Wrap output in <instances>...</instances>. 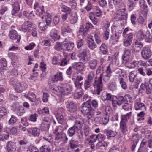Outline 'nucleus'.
<instances>
[{"label":"nucleus","mask_w":152,"mask_h":152,"mask_svg":"<svg viewBox=\"0 0 152 152\" xmlns=\"http://www.w3.org/2000/svg\"><path fill=\"white\" fill-rule=\"evenodd\" d=\"M88 104L87 102H84L81 106V110L83 114L84 115H88V118L90 119L94 117V110Z\"/></svg>","instance_id":"f257e3e1"},{"label":"nucleus","mask_w":152,"mask_h":152,"mask_svg":"<svg viewBox=\"0 0 152 152\" xmlns=\"http://www.w3.org/2000/svg\"><path fill=\"white\" fill-rule=\"evenodd\" d=\"M94 90L93 94L99 95L102 90V77H99L98 80H95L93 84Z\"/></svg>","instance_id":"f03ea898"},{"label":"nucleus","mask_w":152,"mask_h":152,"mask_svg":"<svg viewBox=\"0 0 152 152\" xmlns=\"http://www.w3.org/2000/svg\"><path fill=\"white\" fill-rule=\"evenodd\" d=\"M131 55V50L129 49H126L124 52V54L122 56V59L123 62L124 63L126 67L129 68H132V67L129 65V60Z\"/></svg>","instance_id":"7ed1b4c3"},{"label":"nucleus","mask_w":152,"mask_h":152,"mask_svg":"<svg viewBox=\"0 0 152 152\" xmlns=\"http://www.w3.org/2000/svg\"><path fill=\"white\" fill-rule=\"evenodd\" d=\"M72 90V86L69 84L64 85L63 87L58 86V91L63 95H67L71 94Z\"/></svg>","instance_id":"20e7f679"},{"label":"nucleus","mask_w":152,"mask_h":152,"mask_svg":"<svg viewBox=\"0 0 152 152\" xmlns=\"http://www.w3.org/2000/svg\"><path fill=\"white\" fill-rule=\"evenodd\" d=\"M112 65L110 64L107 66L105 71L103 72L101 75L100 77H102V78L105 82L107 81L110 79L111 76V74L112 73L111 67Z\"/></svg>","instance_id":"39448f33"},{"label":"nucleus","mask_w":152,"mask_h":152,"mask_svg":"<svg viewBox=\"0 0 152 152\" xmlns=\"http://www.w3.org/2000/svg\"><path fill=\"white\" fill-rule=\"evenodd\" d=\"M127 14L124 9H120L118 10L115 17L116 21L122 20L127 18Z\"/></svg>","instance_id":"423d86ee"},{"label":"nucleus","mask_w":152,"mask_h":152,"mask_svg":"<svg viewBox=\"0 0 152 152\" xmlns=\"http://www.w3.org/2000/svg\"><path fill=\"white\" fill-rule=\"evenodd\" d=\"M42 120L40 127L42 130H46L49 129L52 120L48 117H46L42 119Z\"/></svg>","instance_id":"0eeeda50"},{"label":"nucleus","mask_w":152,"mask_h":152,"mask_svg":"<svg viewBox=\"0 0 152 152\" xmlns=\"http://www.w3.org/2000/svg\"><path fill=\"white\" fill-rule=\"evenodd\" d=\"M15 90L18 92L20 93L27 88V85L24 83H17L14 86Z\"/></svg>","instance_id":"6e6552de"},{"label":"nucleus","mask_w":152,"mask_h":152,"mask_svg":"<svg viewBox=\"0 0 152 152\" xmlns=\"http://www.w3.org/2000/svg\"><path fill=\"white\" fill-rule=\"evenodd\" d=\"M141 54L142 57L145 59H147L150 58L152 55L151 50L148 47H144L142 50Z\"/></svg>","instance_id":"1a4fd4ad"},{"label":"nucleus","mask_w":152,"mask_h":152,"mask_svg":"<svg viewBox=\"0 0 152 152\" xmlns=\"http://www.w3.org/2000/svg\"><path fill=\"white\" fill-rule=\"evenodd\" d=\"M63 110L62 108H59L56 114V116L58 122L61 124H63L64 121L63 115Z\"/></svg>","instance_id":"9d476101"},{"label":"nucleus","mask_w":152,"mask_h":152,"mask_svg":"<svg viewBox=\"0 0 152 152\" xmlns=\"http://www.w3.org/2000/svg\"><path fill=\"white\" fill-rule=\"evenodd\" d=\"M140 89L143 90H145L146 94L150 96H152V86H151L150 87L148 84L142 83L140 86Z\"/></svg>","instance_id":"9b49d317"},{"label":"nucleus","mask_w":152,"mask_h":152,"mask_svg":"<svg viewBox=\"0 0 152 152\" xmlns=\"http://www.w3.org/2000/svg\"><path fill=\"white\" fill-rule=\"evenodd\" d=\"M127 100L126 98L123 97L122 96H119L117 98V100L114 101H112V104L113 106H115L116 104L118 105H120L121 104H124L127 102Z\"/></svg>","instance_id":"f8f14e48"},{"label":"nucleus","mask_w":152,"mask_h":152,"mask_svg":"<svg viewBox=\"0 0 152 152\" xmlns=\"http://www.w3.org/2000/svg\"><path fill=\"white\" fill-rule=\"evenodd\" d=\"M87 51L85 50L80 52L77 55L80 60L83 63H86L87 62Z\"/></svg>","instance_id":"ddd939ff"},{"label":"nucleus","mask_w":152,"mask_h":152,"mask_svg":"<svg viewBox=\"0 0 152 152\" xmlns=\"http://www.w3.org/2000/svg\"><path fill=\"white\" fill-rule=\"evenodd\" d=\"M139 99H136L134 104V107L135 109L137 110L144 111L146 110V108L144 104L139 102Z\"/></svg>","instance_id":"4468645a"},{"label":"nucleus","mask_w":152,"mask_h":152,"mask_svg":"<svg viewBox=\"0 0 152 152\" xmlns=\"http://www.w3.org/2000/svg\"><path fill=\"white\" fill-rule=\"evenodd\" d=\"M82 62H81L74 63L72 64V67L78 72H80L83 71L85 69V65Z\"/></svg>","instance_id":"2eb2a0df"},{"label":"nucleus","mask_w":152,"mask_h":152,"mask_svg":"<svg viewBox=\"0 0 152 152\" xmlns=\"http://www.w3.org/2000/svg\"><path fill=\"white\" fill-rule=\"evenodd\" d=\"M55 140L56 141L62 140L64 142H66L68 138L66 134L63 133L55 134Z\"/></svg>","instance_id":"dca6fc26"},{"label":"nucleus","mask_w":152,"mask_h":152,"mask_svg":"<svg viewBox=\"0 0 152 152\" xmlns=\"http://www.w3.org/2000/svg\"><path fill=\"white\" fill-rule=\"evenodd\" d=\"M32 26V23L28 21H26L24 22L21 26L22 30L25 32H28L31 30Z\"/></svg>","instance_id":"f3484780"},{"label":"nucleus","mask_w":152,"mask_h":152,"mask_svg":"<svg viewBox=\"0 0 152 152\" xmlns=\"http://www.w3.org/2000/svg\"><path fill=\"white\" fill-rule=\"evenodd\" d=\"M9 36L10 38L13 40H16L18 41L20 39V36L18 35L17 32L14 30L12 29L10 31Z\"/></svg>","instance_id":"a211bd4d"},{"label":"nucleus","mask_w":152,"mask_h":152,"mask_svg":"<svg viewBox=\"0 0 152 152\" xmlns=\"http://www.w3.org/2000/svg\"><path fill=\"white\" fill-rule=\"evenodd\" d=\"M77 16L76 12H72L69 15V21L72 24L75 23L77 21Z\"/></svg>","instance_id":"6ab92c4d"},{"label":"nucleus","mask_w":152,"mask_h":152,"mask_svg":"<svg viewBox=\"0 0 152 152\" xmlns=\"http://www.w3.org/2000/svg\"><path fill=\"white\" fill-rule=\"evenodd\" d=\"M66 107L67 111L70 112H74L76 110V106L73 102H68Z\"/></svg>","instance_id":"aec40b11"},{"label":"nucleus","mask_w":152,"mask_h":152,"mask_svg":"<svg viewBox=\"0 0 152 152\" xmlns=\"http://www.w3.org/2000/svg\"><path fill=\"white\" fill-rule=\"evenodd\" d=\"M7 149L8 152L11 151H15L16 149L15 142L11 141L8 142L7 144Z\"/></svg>","instance_id":"412c9836"},{"label":"nucleus","mask_w":152,"mask_h":152,"mask_svg":"<svg viewBox=\"0 0 152 152\" xmlns=\"http://www.w3.org/2000/svg\"><path fill=\"white\" fill-rule=\"evenodd\" d=\"M69 145L71 149L74 150L77 148L80 145L77 140L72 139L69 141Z\"/></svg>","instance_id":"4be33fe9"},{"label":"nucleus","mask_w":152,"mask_h":152,"mask_svg":"<svg viewBox=\"0 0 152 152\" xmlns=\"http://www.w3.org/2000/svg\"><path fill=\"white\" fill-rule=\"evenodd\" d=\"M50 35L51 38L54 40H58L60 38V35L58 34L57 31L55 29H53L51 30Z\"/></svg>","instance_id":"5701e85b"},{"label":"nucleus","mask_w":152,"mask_h":152,"mask_svg":"<svg viewBox=\"0 0 152 152\" xmlns=\"http://www.w3.org/2000/svg\"><path fill=\"white\" fill-rule=\"evenodd\" d=\"M139 137L137 134H135L132 136V141L133 144L131 147V150L133 151L136 147V145L137 144L138 141Z\"/></svg>","instance_id":"b1692460"},{"label":"nucleus","mask_w":152,"mask_h":152,"mask_svg":"<svg viewBox=\"0 0 152 152\" xmlns=\"http://www.w3.org/2000/svg\"><path fill=\"white\" fill-rule=\"evenodd\" d=\"M103 133L106 135L108 139L111 137H114L117 134V132L115 131L108 129L104 130Z\"/></svg>","instance_id":"393cba45"},{"label":"nucleus","mask_w":152,"mask_h":152,"mask_svg":"<svg viewBox=\"0 0 152 152\" xmlns=\"http://www.w3.org/2000/svg\"><path fill=\"white\" fill-rule=\"evenodd\" d=\"M63 80L62 73L59 72H57L52 78V80L54 82H57L58 81H62Z\"/></svg>","instance_id":"a878e982"},{"label":"nucleus","mask_w":152,"mask_h":152,"mask_svg":"<svg viewBox=\"0 0 152 152\" xmlns=\"http://www.w3.org/2000/svg\"><path fill=\"white\" fill-rule=\"evenodd\" d=\"M92 37H90L87 40V43L88 47L93 50L96 48L97 46Z\"/></svg>","instance_id":"bb28decb"},{"label":"nucleus","mask_w":152,"mask_h":152,"mask_svg":"<svg viewBox=\"0 0 152 152\" xmlns=\"http://www.w3.org/2000/svg\"><path fill=\"white\" fill-rule=\"evenodd\" d=\"M120 36V33L119 32L114 33L111 36L110 41L114 44L117 43L118 41Z\"/></svg>","instance_id":"cd10ccee"},{"label":"nucleus","mask_w":152,"mask_h":152,"mask_svg":"<svg viewBox=\"0 0 152 152\" xmlns=\"http://www.w3.org/2000/svg\"><path fill=\"white\" fill-rule=\"evenodd\" d=\"M97 64V61L96 59H92L88 62V67L91 69H96Z\"/></svg>","instance_id":"c85d7f7f"},{"label":"nucleus","mask_w":152,"mask_h":152,"mask_svg":"<svg viewBox=\"0 0 152 152\" xmlns=\"http://www.w3.org/2000/svg\"><path fill=\"white\" fill-rule=\"evenodd\" d=\"M83 121L82 120L79 121L78 120H76L73 126L77 131V132H78L79 131L81 130L83 126Z\"/></svg>","instance_id":"c756f323"},{"label":"nucleus","mask_w":152,"mask_h":152,"mask_svg":"<svg viewBox=\"0 0 152 152\" xmlns=\"http://www.w3.org/2000/svg\"><path fill=\"white\" fill-rule=\"evenodd\" d=\"M136 37L138 39L143 40L147 37V34H145L142 30H140L137 31Z\"/></svg>","instance_id":"7c9ffc66"},{"label":"nucleus","mask_w":152,"mask_h":152,"mask_svg":"<svg viewBox=\"0 0 152 152\" xmlns=\"http://www.w3.org/2000/svg\"><path fill=\"white\" fill-rule=\"evenodd\" d=\"M131 115V112H129L126 115H122L121 116L120 122L127 123L128 120L129 118Z\"/></svg>","instance_id":"2f4dec72"},{"label":"nucleus","mask_w":152,"mask_h":152,"mask_svg":"<svg viewBox=\"0 0 152 152\" xmlns=\"http://www.w3.org/2000/svg\"><path fill=\"white\" fill-rule=\"evenodd\" d=\"M120 126L121 131L123 133H124L128 131L127 123L120 122Z\"/></svg>","instance_id":"473e14b6"},{"label":"nucleus","mask_w":152,"mask_h":152,"mask_svg":"<svg viewBox=\"0 0 152 152\" xmlns=\"http://www.w3.org/2000/svg\"><path fill=\"white\" fill-rule=\"evenodd\" d=\"M83 94V91L81 88H77L75 92L74 97L76 99H78L81 97Z\"/></svg>","instance_id":"72a5a7b5"},{"label":"nucleus","mask_w":152,"mask_h":152,"mask_svg":"<svg viewBox=\"0 0 152 152\" xmlns=\"http://www.w3.org/2000/svg\"><path fill=\"white\" fill-rule=\"evenodd\" d=\"M125 3L128 7L129 10L131 11L134 8L135 6V4L132 0H126Z\"/></svg>","instance_id":"f704fd0d"},{"label":"nucleus","mask_w":152,"mask_h":152,"mask_svg":"<svg viewBox=\"0 0 152 152\" xmlns=\"http://www.w3.org/2000/svg\"><path fill=\"white\" fill-rule=\"evenodd\" d=\"M100 52L103 54H106L108 52L107 48L104 43H102L99 47Z\"/></svg>","instance_id":"c9c22d12"},{"label":"nucleus","mask_w":152,"mask_h":152,"mask_svg":"<svg viewBox=\"0 0 152 152\" xmlns=\"http://www.w3.org/2000/svg\"><path fill=\"white\" fill-rule=\"evenodd\" d=\"M13 9L12 11V14L13 15H15L17 13L20 9L19 4L18 2L16 1L14 3L13 5Z\"/></svg>","instance_id":"e433bc0d"},{"label":"nucleus","mask_w":152,"mask_h":152,"mask_svg":"<svg viewBox=\"0 0 152 152\" xmlns=\"http://www.w3.org/2000/svg\"><path fill=\"white\" fill-rule=\"evenodd\" d=\"M145 142L142 141L137 152H147V149L146 148Z\"/></svg>","instance_id":"4c0bfd02"},{"label":"nucleus","mask_w":152,"mask_h":152,"mask_svg":"<svg viewBox=\"0 0 152 152\" xmlns=\"http://www.w3.org/2000/svg\"><path fill=\"white\" fill-rule=\"evenodd\" d=\"M145 62H144L143 61H134L132 62V64L134 66H137V67L140 66H146Z\"/></svg>","instance_id":"58836bf2"},{"label":"nucleus","mask_w":152,"mask_h":152,"mask_svg":"<svg viewBox=\"0 0 152 152\" xmlns=\"http://www.w3.org/2000/svg\"><path fill=\"white\" fill-rule=\"evenodd\" d=\"M25 96L32 102H35L36 101L35 94L34 93H28L24 95Z\"/></svg>","instance_id":"ea45409f"},{"label":"nucleus","mask_w":152,"mask_h":152,"mask_svg":"<svg viewBox=\"0 0 152 152\" xmlns=\"http://www.w3.org/2000/svg\"><path fill=\"white\" fill-rule=\"evenodd\" d=\"M9 137V134L7 131H2L0 133V140H3V137L5 139H7Z\"/></svg>","instance_id":"a19ab883"},{"label":"nucleus","mask_w":152,"mask_h":152,"mask_svg":"<svg viewBox=\"0 0 152 152\" xmlns=\"http://www.w3.org/2000/svg\"><path fill=\"white\" fill-rule=\"evenodd\" d=\"M137 73L136 71H133L129 73V80L131 82H133L134 79L137 76Z\"/></svg>","instance_id":"79ce46f5"},{"label":"nucleus","mask_w":152,"mask_h":152,"mask_svg":"<svg viewBox=\"0 0 152 152\" xmlns=\"http://www.w3.org/2000/svg\"><path fill=\"white\" fill-rule=\"evenodd\" d=\"M91 106V107H92L94 108H96L98 107V103L97 101L95 100H91L90 99H88V100L86 101Z\"/></svg>","instance_id":"37998d69"},{"label":"nucleus","mask_w":152,"mask_h":152,"mask_svg":"<svg viewBox=\"0 0 152 152\" xmlns=\"http://www.w3.org/2000/svg\"><path fill=\"white\" fill-rule=\"evenodd\" d=\"M76 132H77V131L73 126L68 129L67 131V134L69 136L72 137L75 135Z\"/></svg>","instance_id":"c03bdc74"},{"label":"nucleus","mask_w":152,"mask_h":152,"mask_svg":"<svg viewBox=\"0 0 152 152\" xmlns=\"http://www.w3.org/2000/svg\"><path fill=\"white\" fill-rule=\"evenodd\" d=\"M64 45L66 48V50L69 51H71L73 49L74 45L73 43L69 42L64 44Z\"/></svg>","instance_id":"a18cd8bd"},{"label":"nucleus","mask_w":152,"mask_h":152,"mask_svg":"<svg viewBox=\"0 0 152 152\" xmlns=\"http://www.w3.org/2000/svg\"><path fill=\"white\" fill-rule=\"evenodd\" d=\"M119 83L122 89L126 90L127 89V85L126 82L124 81V78H121L119 79Z\"/></svg>","instance_id":"49530a36"},{"label":"nucleus","mask_w":152,"mask_h":152,"mask_svg":"<svg viewBox=\"0 0 152 152\" xmlns=\"http://www.w3.org/2000/svg\"><path fill=\"white\" fill-rule=\"evenodd\" d=\"M61 10L62 12L68 14L69 15L71 12H72L71 9L70 8L65 5L62 6Z\"/></svg>","instance_id":"de8ad7c7"},{"label":"nucleus","mask_w":152,"mask_h":152,"mask_svg":"<svg viewBox=\"0 0 152 152\" xmlns=\"http://www.w3.org/2000/svg\"><path fill=\"white\" fill-rule=\"evenodd\" d=\"M63 45L62 43L57 42L55 45L54 48L57 50H61L63 49Z\"/></svg>","instance_id":"09e8293b"},{"label":"nucleus","mask_w":152,"mask_h":152,"mask_svg":"<svg viewBox=\"0 0 152 152\" xmlns=\"http://www.w3.org/2000/svg\"><path fill=\"white\" fill-rule=\"evenodd\" d=\"M122 108L125 111L128 110L129 109H131L132 107V104H129L128 101L127 102L124 103L122 105Z\"/></svg>","instance_id":"8fccbe9b"},{"label":"nucleus","mask_w":152,"mask_h":152,"mask_svg":"<svg viewBox=\"0 0 152 152\" xmlns=\"http://www.w3.org/2000/svg\"><path fill=\"white\" fill-rule=\"evenodd\" d=\"M94 14L96 16L99 17L101 15L102 12L100 9L98 7H95L94 8Z\"/></svg>","instance_id":"3c124183"},{"label":"nucleus","mask_w":152,"mask_h":152,"mask_svg":"<svg viewBox=\"0 0 152 152\" xmlns=\"http://www.w3.org/2000/svg\"><path fill=\"white\" fill-rule=\"evenodd\" d=\"M49 108L47 107H45L40 111H39V114H49Z\"/></svg>","instance_id":"603ef678"},{"label":"nucleus","mask_w":152,"mask_h":152,"mask_svg":"<svg viewBox=\"0 0 152 152\" xmlns=\"http://www.w3.org/2000/svg\"><path fill=\"white\" fill-rule=\"evenodd\" d=\"M62 128V127L61 126L56 127L53 131L54 134H56L63 133Z\"/></svg>","instance_id":"864d4df0"},{"label":"nucleus","mask_w":152,"mask_h":152,"mask_svg":"<svg viewBox=\"0 0 152 152\" xmlns=\"http://www.w3.org/2000/svg\"><path fill=\"white\" fill-rule=\"evenodd\" d=\"M46 64L44 61L42 60L40 63V68L42 71L44 72L46 69Z\"/></svg>","instance_id":"5fc2aeb1"},{"label":"nucleus","mask_w":152,"mask_h":152,"mask_svg":"<svg viewBox=\"0 0 152 152\" xmlns=\"http://www.w3.org/2000/svg\"><path fill=\"white\" fill-rule=\"evenodd\" d=\"M18 74V72L17 70L15 69H12L10 72V75L13 77H17Z\"/></svg>","instance_id":"6e6d98bb"},{"label":"nucleus","mask_w":152,"mask_h":152,"mask_svg":"<svg viewBox=\"0 0 152 152\" xmlns=\"http://www.w3.org/2000/svg\"><path fill=\"white\" fill-rule=\"evenodd\" d=\"M94 74L95 73L94 71H91L89 72L87 80L92 82V80L93 79L94 76Z\"/></svg>","instance_id":"4d7b16f0"},{"label":"nucleus","mask_w":152,"mask_h":152,"mask_svg":"<svg viewBox=\"0 0 152 152\" xmlns=\"http://www.w3.org/2000/svg\"><path fill=\"white\" fill-rule=\"evenodd\" d=\"M50 149L47 146H43L40 149V152H50Z\"/></svg>","instance_id":"13d9d810"},{"label":"nucleus","mask_w":152,"mask_h":152,"mask_svg":"<svg viewBox=\"0 0 152 152\" xmlns=\"http://www.w3.org/2000/svg\"><path fill=\"white\" fill-rule=\"evenodd\" d=\"M143 46L142 43L138 41L137 40L135 42V48H138V50H140L141 48H142Z\"/></svg>","instance_id":"bf43d9fd"},{"label":"nucleus","mask_w":152,"mask_h":152,"mask_svg":"<svg viewBox=\"0 0 152 152\" xmlns=\"http://www.w3.org/2000/svg\"><path fill=\"white\" fill-rule=\"evenodd\" d=\"M62 32L64 34H66V33L72 34V31L69 26H68L63 29Z\"/></svg>","instance_id":"052dcab7"},{"label":"nucleus","mask_w":152,"mask_h":152,"mask_svg":"<svg viewBox=\"0 0 152 152\" xmlns=\"http://www.w3.org/2000/svg\"><path fill=\"white\" fill-rule=\"evenodd\" d=\"M109 120V116L107 114H106L102 119V122L103 124L106 125L107 123Z\"/></svg>","instance_id":"680f3d73"},{"label":"nucleus","mask_w":152,"mask_h":152,"mask_svg":"<svg viewBox=\"0 0 152 152\" xmlns=\"http://www.w3.org/2000/svg\"><path fill=\"white\" fill-rule=\"evenodd\" d=\"M146 34H147V37L145 39V42L148 43L151 42V41L152 38L150 32L149 31H147L146 32Z\"/></svg>","instance_id":"e2e57ef3"},{"label":"nucleus","mask_w":152,"mask_h":152,"mask_svg":"<svg viewBox=\"0 0 152 152\" xmlns=\"http://www.w3.org/2000/svg\"><path fill=\"white\" fill-rule=\"evenodd\" d=\"M91 81L86 80L84 83V88L86 89H88L90 88L91 86Z\"/></svg>","instance_id":"0e129e2a"},{"label":"nucleus","mask_w":152,"mask_h":152,"mask_svg":"<svg viewBox=\"0 0 152 152\" xmlns=\"http://www.w3.org/2000/svg\"><path fill=\"white\" fill-rule=\"evenodd\" d=\"M39 27L40 29L42 31H44L46 28V26L45 23H39Z\"/></svg>","instance_id":"69168bd1"},{"label":"nucleus","mask_w":152,"mask_h":152,"mask_svg":"<svg viewBox=\"0 0 152 152\" xmlns=\"http://www.w3.org/2000/svg\"><path fill=\"white\" fill-rule=\"evenodd\" d=\"M88 31L87 28L85 27L84 28L81 27L79 30V32L83 36L86 34Z\"/></svg>","instance_id":"338daca9"},{"label":"nucleus","mask_w":152,"mask_h":152,"mask_svg":"<svg viewBox=\"0 0 152 152\" xmlns=\"http://www.w3.org/2000/svg\"><path fill=\"white\" fill-rule=\"evenodd\" d=\"M7 111L5 108L3 107H0V115L2 117L7 113Z\"/></svg>","instance_id":"774afa93"}]
</instances>
